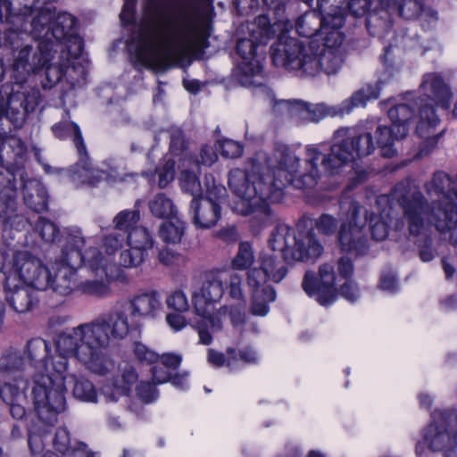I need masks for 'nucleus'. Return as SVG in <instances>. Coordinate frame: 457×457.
Wrapping results in <instances>:
<instances>
[{
  "instance_id": "obj_1",
  "label": "nucleus",
  "mask_w": 457,
  "mask_h": 457,
  "mask_svg": "<svg viewBox=\"0 0 457 457\" xmlns=\"http://www.w3.org/2000/svg\"><path fill=\"white\" fill-rule=\"evenodd\" d=\"M334 140L328 154H323L318 145H307L305 172L299 171L300 158L287 147L276 150V163L268 158L267 166L253 161L245 170L237 168L229 171L228 186L240 198L237 210L249 217L253 234H259L272 223L270 204L282 199L285 187L307 189L317 185L320 178V161L323 170L334 175L346 164L361 160L376 150L371 132L361 128H340L334 132Z\"/></svg>"
},
{
  "instance_id": "obj_2",
  "label": "nucleus",
  "mask_w": 457,
  "mask_h": 457,
  "mask_svg": "<svg viewBox=\"0 0 457 457\" xmlns=\"http://www.w3.org/2000/svg\"><path fill=\"white\" fill-rule=\"evenodd\" d=\"M129 330L124 312L114 311L102 314L71 331L60 333L55 340L56 353L50 359V344L40 337L30 339L24 353L35 370L32 395L40 419L48 423L55 422L56 416L66 409L68 357L76 358L94 373L105 375L112 367L107 354L111 339H123Z\"/></svg>"
},
{
  "instance_id": "obj_3",
  "label": "nucleus",
  "mask_w": 457,
  "mask_h": 457,
  "mask_svg": "<svg viewBox=\"0 0 457 457\" xmlns=\"http://www.w3.org/2000/svg\"><path fill=\"white\" fill-rule=\"evenodd\" d=\"M210 21L198 0H145V19L127 44L137 70H155L209 46Z\"/></svg>"
},
{
  "instance_id": "obj_4",
  "label": "nucleus",
  "mask_w": 457,
  "mask_h": 457,
  "mask_svg": "<svg viewBox=\"0 0 457 457\" xmlns=\"http://www.w3.org/2000/svg\"><path fill=\"white\" fill-rule=\"evenodd\" d=\"M331 1L317 0L316 11L305 12L296 20L298 35L309 38L308 41L282 35L271 46V58L276 66L295 71L300 77H315L321 72L332 75L339 71L341 59L329 49L332 46L328 41L320 43L312 39L321 29L330 27L328 34L337 37L335 45L342 44L339 27L332 26L333 13L327 6Z\"/></svg>"
},
{
  "instance_id": "obj_5",
  "label": "nucleus",
  "mask_w": 457,
  "mask_h": 457,
  "mask_svg": "<svg viewBox=\"0 0 457 457\" xmlns=\"http://www.w3.org/2000/svg\"><path fill=\"white\" fill-rule=\"evenodd\" d=\"M60 256L51 269L29 253H21L15 258L17 274L37 289H52L58 295H69L77 288V270L85 266L93 272L104 269V258L97 247L82 252L86 240L79 228H67L63 233Z\"/></svg>"
},
{
  "instance_id": "obj_6",
  "label": "nucleus",
  "mask_w": 457,
  "mask_h": 457,
  "mask_svg": "<svg viewBox=\"0 0 457 457\" xmlns=\"http://www.w3.org/2000/svg\"><path fill=\"white\" fill-rule=\"evenodd\" d=\"M49 21L44 19L38 24L42 31L38 35L33 33L32 21L29 23L30 35L37 39L36 49L26 45L20 49L15 59V70L22 79L31 71L44 67L54 59V54L60 50V59L80 62L84 50V40L78 34V20L68 12L59 13L53 22L55 7L52 4Z\"/></svg>"
},
{
  "instance_id": "obj_7",
  "label": "nucleus",
  "mask_w": 457,
  "mask_h": 457,
  "mask_svg": "<svg viewBox=\"0 0 457 457\" xmlns=\"http://www.w3.org/2000/svg\"><path fill=\"white\" fill-rule=\"evenodd\" d=\"M390 199L403 210V217L395 223V230L402 232L406 227L411 236L418 237L422 234L428 221L440 233H449L451 244L457 246V204L445 208H436V205L429 216L428 201L420 190L411 189L409 180L398 182L389 195H379L377 204H386Z\"/></svg>"
},
{
  "instance_id": "obj_8",
  "label": "nucleus",
  "mask_w": 457,
  "mask_h": 457,
  "mask_svg": "<svg viewBox=\"0 0 457 457\" xmlns=\"http://www.w3.org/2000/svg\"><path fill=\"white\" fill-rule=\"evenodd\" d=\"M26 144L19 137L0 134V165L6 175L0 180V218L4 228L20 230L25 218L17 212V180L22 179L27 159Z\"/></svg>"
},
{
  "instance_id": "obj_9",
  "label": "nucleus",
  "mask_w": 457,
  "mask_h": 457,
  "mask_svg": "<svg viewBox=\"0 0 457 457\" xmlns=\"http://www.w3.org/2000/svg\"><path fill=\"white\" fill-rule=\"evenodd\" d=\"M342 211H345L339 232L338 241L343 252L364 255L368 249V238L364 228L369 221L371 237L374 240L386 239L389 232V212L384 209L379 215L369 213L356 201L340 203Z\"/></svg>"
},
{
  "instance_id": "obj_10",
  "label": "nucleus",
  "mask_w": 457,
  "mask_h": 457,
  "mask_svg": "<svg viewBox=\"0 0 457 457\" xmlns=\"http://www.w3.org/2000/svg\"><path fill=\"white\" fill-rule=\"evenodd\" d=\"M313 224L312 220L303 216L299 219L295 229L285 223L278 224L271 231L269 246L274 252H280L285 262H304L316 259L323 253V246L311 229L303 232Z\"/></svg>"
},
{
  "instance_id": "obj_11",
  "label": "nucleus",
  "mask_w": 457,
  "mask_h": 457,
  "mask_svg": "<svg viewBox=\"0 0 457 457\" xmlns=\"http://www.w3.org/2000/svg\"><path fill=\"white\" fill-rule=\"evenodd\" d=\"M69 117L70 112L65 109L62 120L52 126V131L58 139H71L73 142L77 150L78 162L69 170H58L45 163L43 164L44 170L48 174L55 171H64L77 186L88 185L94 187L104 179L105 173L93 166L81 130L77 123L68 120Z\"/></svg>"
},
{
  "instance_id": "obj_12",
  "label": "nucleus",
  "mask_w": 457,
  "mask_h": 457,
  "mask_svg": "<svg viewBox=\"0 0 457 457\" xmlns=\"http://www.w3.org/2000/svg\"><path fill=\"white\" fill-rule=\"evenodd\" d=\"M259 24H263L259 32L253 31V38H242L237 44V52L241 58L235 71L236 79L244 87H256L268 90L264 85L263 65L257 54L258 46H266L275 36V30L268 23L266 15L257 18Z\"/></svg>"
},
{
  "instance_id": "obj_13",
  "label": "nucleus",
  "mask_w": 457,
  "mask_h": 457,
  "mask_svg": "<svg viewBox=\"0 0 457 457\" xmlns=\"http://www.w3.org/2000/svg\"><path fill=\"white\" fill-rule=\"evenodd\" d=\"M224 294L223 279L220 274H211L199 293L195 295V310L201 317L195 322L194 328L198 333L199 343L209 345L212 342V332L220 331L222 328L221 318L226 315L228 306L220 307L215 312L214 303L220 301Z\"/></svg>"
},
{
  "instance_id": "obj_14",
  "label": "nucleus",
  "mask_w": 457,
  "mask_h": 457,
  "mask_svg": "<svg viewBox=\"0 0 457 457\" xmlns=\"http://www.w3.org/2000/svg\"><path fill=\"white\" fill-rule=\"evenodd\" d=\"M420 96L416 97L419 121L417 131L424 136L426 130L436 127L440 119L436 107L449 111L452 106L453 92L451 86L436 72L427 73L423 76L420 86Z\"/></svg>"
},
{
  "instance_id": "obj_15",
  "label": "nucleus",
  "mask_w": 457,
  "mask_h": 457,
  "mask_svg": "<svg viewBox=\"0 0 457 457\" xmlns=\"http://www.w3.org/2000/svg\"><path fill=\"white\" fill-rule=\"evenodd\" d=\"M380 94L378 84L367 85L354 92L352 96L339 106H328L325 104H311L299 100L282 101L292 115H299L301 119L310 122H318L327 116L335 117L349 113L354 107L365 105L372 99H377Z\"/></svg>"
},
{
  "instance_id": "obj_16",
  "label": "nucleus",
  "mask_w": 457,
  "mask_h": 457,
  "mask_svg": "<svg viewBox=\"0 0 457 457\" xmlns=\"http://www.w3.org/2000/svg\"><path fill=\"white\" fill-rule=\"evenodd\" d=\"M423 443L416 445V453L420 455L424 444L433 452L445 451L457 445V410L454 408L435 410L431 412V421L423 429Z\"/></svg>"
},
{
  "instance_id": "obj_17",
  "label": "nucleus",
  "mask_w": 457,
  "mask_h": 457,
  "mask_svg": "<svg viewBox=\"0 0 457 457\" xmlns=\"http://www.w3.org/2000/svg\"><path fill=\"white\" fill-rule=\"evenodd\" d=\"M419 10L416 0H379L365 15V26L371 37L384 38L393 28V15L410 20Z\"/></svg>"
},
{
  "instance_id": "obj_18",
  "label": "nucleus",
  "mask_w": 457,
  "mask_h": 457,
  "mask_svg": "<svg viewBox=\"0 0 457 457\" xmlns=\"http://www.w3.org/2000/svg\"><path fill=\"white\" fill-rule=\"evenodd\" d=\"M204 187L205 195L192 199L190 213L193 223L197 228H210L220 219V203L227 190L215 182L212 175H205Z\"/></svg>"
},
{
  "instance_id": "obj_19",
  "label": "nucleus",
  "mask_w": 457,
  "mask_h": 457,
  "mask_svg": "<svg viewBox=\"0 0 457 457\" xmlns=\"http://www.w3.org/2000/svg\"><path fill=\"white\" fill-rule=\"evenodd\" d=\"M51 0H0V21L14 23L16 20L25 21L32 14L33 33L38 35L42 28H38L41 20L49 21L52 11ZM21 30L27 31V24H21Z\"/></svg>"
},
{
  "instance_id": "obj_20",
  "label": "nucleus",
  "mask_w": 457,
  "mask_h": 457,
  "mask_svg": "<svg viewBox=\"0 0 457 457\" xmlns=\"http://www.w3.org/2000/svg\"><path fill=\"white\" fill-rule=\"evenodd\" d=\"M26 360L21 353L9 349L0 357V376L12 379L13 383L4 382L0 385V400L4 403L15 400L29 388L25 377Z\"/></svg>"
},
{
  "instance_id": "obj_21",
  "label": "nucleus",
  "mask_w": 457,
  "mask_h": 457,
  "mask_svg": "<svg viewBox=\"0 0 457 457\" xmlns=\"http://www.w3.org/2000/svg\"><path fill=\"white\" fill-rule=\"evenodd\" d=\"M303 291L323 306L333 303L337 299L336 275L334 267L328 263L320 266L319 278L312 271H307L302 282Z\"/></svg>"
},
{
  "instance_id": "obj_22",
  "label": "nucleus",
  "mask_w": 457,
  "mask_h": 457,
  "mask_svg": "<svg viewBox=\"0 0 457 457\" xmlns=\"http://www.w3.org/2000/svg\"><path fill=\"white\" fill-rule=\"evenodd\" d=\"M41 290L21 278L17 277V279L13 280L12 273L6 276V301L18 313H26L37 307L39 303L38 292Z\"/></svg>"
},
{
  "instance_id": "obj_23",
  "label": "nucleus",
  "mask_w": 457,
  "mask_h": 457,
  "mask_svg": "<svg viewBox=\"0 0 457 457\" xmlns=\"http://www.w3.org/2000/svg\"><path fill=\"white\" fill-rule=\"evenodd\" d=\"M426 192L436 195L440 199L428 203V213H432L434 207L445 208L449 204H457V177L453 178L445 171H436L432 179L425 184Z\"/></svg>"
},
{
  "instance_id": "obj_24",
  "label": "nucleus",
  "mask_w": 457,
  "mask_h": 457,
  "mask_svg": "<svg viewBox=\"0 0 457 457\" xmlns=\"http://www.w3.org/2000/svg\"><path fill=\"white\" fill-rule=\"evenodd\" d=\"M285 261L278 259L274 254H265L261 258V267L251 269L247 273L249 287H270L266 285L268 280L275 283L280 282L287 274V267Z\"/></svg>"
},
{
  "instance_id": "obj_25",
  "label": "nucleus",
  "mask_w": 457,
  "mask_h": 457,
  "mask_svg": "<svg viewBox=\"0 0 457 457\" xmlns=\"http://www.w3.org/2000/svg\"><path fill=\"white\" fill-rule=\"evenodd\" d=\"M120 379L117 378L111 384L105 385L102 391L108 402H117L120 396L128 395L132 386L137 381L138 374L134 366L125 363L120 367Z\"/></svg>"
},
{
  "instance_id": "obj_26",
  "label": "nucleus",
  "mask_w": 457,
  "mask_h": 457,
  "mask_svg": "<svg viewBox=\"0 0 457 457\" xmlns=\"http://www.w3.org/2000/svg\"><path fill=\"white\" fill-rule=\"evenodd\" d=\"M162 309V302L156 291L139 293L129 300V312L134 318L154 319Z\"/></svg>"
},
{
  "instance_id": "obj_27",
  "label": "nucleus",
  "mask_w": 457,
  "mask_h": 457,
  "mask_svg": "<svg viewBox=\"0 0 457 457\" xmlns=\"http://www.w3.org/2000/svg\"><path fill=\"white\" fill-rule=\"evenodd\" d=\"M378 2L379 0H376ZM334 3H339L336 5L333 13L332 26L341 28L345 21V15L348 13L353 18H361L365 16L374 0H333Z\"/></svg>"
},
{
  "instance_id": "obj_28",
  "label": "nucleus",
  "mask_w": 457,
  "mask_h": 457,
  "mask_svg": "<svg viewBox=\"0 0 457 457\" xmlns=\"http://www.w3.org/2000/svg\"><path fill=\"white\" fill-rule=\"evenodd\" d=\"M377 145L380 149L381 155L386 158H393L397 154L395 148V142L404 138L406 129L403 125L383 126L379 125L376 131Z\"/></svg>"
},
{
  "instance_id": "obj_29",
  "label": "nucleus",
  "mask_w": 457,
  "mask_h": 457,
  "mask_svg": "<svg viewBox=\"0 0 457 457\" xmlns=\"http://www.w3.org/2000/svg\"><path fill=\"white\" fill-rule=\"evenodd\" d=\"M23 199L25 204L37 213L48 210V192L38 180L31 179L23 182Z\"/></svg>"
},
{
  "instance_id": "obj_30",
  "label": "nucleus",
  "mask_w": 457,
  "mask_h": 457,
  "mask_svg": "<svg viewBox=\"0 0 457 457\" xmlns=\"http://www.w3.org/2000/svg\"><path fill=\"white\" fill-rule=\"evenodd\" d=\"M64 71L63 83H66L68 87L62 88L60 96L63 105H65V96L68 91L85 86L87 75L86 67L81 63V62H74L71 60H67Z\"/></svg>"
},
{
  "instance_id": "obj_31",
  "label": "nucleus",
  "mask_w": 457,
  "mask_h": 457,
  "mask_svg": "<svg viewBox=\"0 0 457 457\" xmlns=\"http://www.w3.org/2000/svg\"><path fill=\"white\" fill-rule=\"evenodd\" d=\"M252 288L251 312L253 315L265 316L269 311L270 303L276 299V291L272 287L256 286Z\"/></svg>"
},
{
  "instance_id": "obj_32",
  "label": "nucleus",
  "mask_w": 457,
  "mask_h": 457,
  "mask_svg": "<svg viewBox=\"0 0 457 457\" xmlns=\"http://www.w3.org/2000/svg\"><path fill=\"white\" fill-rule=\"evenodd\" d=\"M410 104H398L391 107L388 111V117L394 125H403L406 129V134L409 132L410 120L413 118L418 107L415 104L416 97L412 96V93H409Z\"/></svg>"
},
{
  "instance_id": "obj_33",
  "label": "nucleus",
  "mask_w": 457,
  "mask_h": 457,
  "mask_svg": "<svg viewBox=\"0 0 457 457\" xmlns=\"http://www.w3.org/2000/svg\"><path fill=\"white\" fill-rule=\"evenodd\" d=\"M142 200L136 201L132 210H123L116 214L113 219V224L116 230L128 235L129 231L137 228V223L140 220V207Z\"/></svg>"
},
{
  "instance_id": "obj_34",
  "label": "nucleus",
  "mask_w": 457,
  "mask_h": 457,
  "mask_svg": "<svg viewBox=\"0 0 457 457\" xmlns=\"http://www.w3.org/2000/svg\"><path fill=\"white\" fill-rule=\"evenodd\" d=\"M148 207L152 214L159 219L173 220L177 217V209L170 198L165 194H157L148 203Z\"/></svg>"
},
{
  "instance_id": "obj_35",
  "label": "nucleus",
  "mask_w": 457,
  "mask_h": 457,
  "mask_svg": "<svg viewBox=\"0 0 457 457\" xmlns=\"http://www.w3.org/2000/svg\"><path fill=\"white\" fill-rule=\"evenodd\" d=\"M74 380L73 395L75 398L88 403H96L97 400V392L92 382L85 378H77L74 374H70L67 370V377Z\"/></svg>"
},
{
  "instance_id": "obj_36",
  "label": "nucleus",
  "mask_w": 457,
  "mask_h": 457,
  "mask_svg": "<svg viewBox=\"0 0 457 457\" xmlns=\"http://www.w3.org/2000/svg\"><path fill=\"white\" fill-rule=\"evenodd\" d=\"M200 170L193 166L189 170H184L179 175V184L182 191L188 193L193 198H199L202 193L201 183L199 180Z\"/></svg>"
},
{
  "instance_id": "obj_37",
  "label": "nucleus",
  "mask_w": 457,
  "mask_h": 457,
  "mask_svg": "<svg viewBox=\"0 0 457 457\" xmlns=\"http://www.w3.org/2000/svg\"><path fill=\"white\" fill-rule=\"evenodd\" d=\"M175 221L163 222L159 228V237L167 244H178L181 241L185 231V222L173 218Z\"/></svg>"
},
{
  "instance_id": "obj_38",
  "label": "nucleus",
  "mask_w": 457,
  "mask_h": 457,
  "mask_svg": "<svg viewBox=\"0 0 457 457\" xmlns=\"http://www.w3.org/2000/svg\"><path fill=\"white\" fill-rule=\"evenodd\" d=\"M154 238L147 228L144 227H137L129 231L127 235V244L129 247H134L137 250L146 253L147 250L154 247Z\"/></svg>"
},
{
  "instance_id": "obj_39",
  "label": "nucleus",
  "mask_w": 457,
  "mask_h": 457,
  "mask_svg": "<svg viewBox=\"0 0 457 457\" xmlns=\"http://www.w3.org/2000/svg\"><path fill=\"white\" fill-rule=\"evenodd\" d=\"M208 361L217 367L226 365L231 370L237 369V353L235 348L228 347L226 355L213 349L208 350Z\"/></svg>"
},
{
  "instance_id": "obj_40",
  "label": "nucleus",
  "mask_w": 457,
  "mask_h": 457,
  "mask_svg": "<svg viewBox=\"0 0 457 457\" xmlns=\"http://www.w3.org/2000/svg\"><path fill=\"white\" fill-rule=\"evenodd\" d=\"M253 262L254 253L251 243L240 242L238 251L231 262L232 268L236 270H245L252 266Z\"/></svg>"
},
{
  "instance_id": "obj_41",
  "label": "nucleus",
  "mask_w": 457,
  "mask_h": 457,
  "mask_svg": "<svg viewBox=\"0 0 457 457\" xmlns=\"http://www.w3.org/2000/svg\"><path fill=\"white\" fill-rule=\"evenodd\" d=\"M37 416L39 415L37 414ZM38 419L46 427L38 428L37 430L29 429L28 443L32 454H38L43 451L45 447L44 440L50 433L49 427L54 426L57 422L56 420L55 422L48 423L40 419V417Z\"/></svg>"
},
{
  "instance_id": "obj_42",
  "label": "nucleus",
  "mask_w": 457,
  "mask_h": 457,
  "mask_svg": "<svg viewBox=\"0 0 457 457\" xmlns=\"http://www.w3.org/2000/svg\"><path fill=\"white\" fill-rule=\"evenodd\" d=\"M82 294L95 297H107L111 295V288L108 283L103 280H86L77 286Z\"/></svg>"
},
{
  "instance_id": "obj_43",
  "label": "nucleus",
  "mask_w": 457,
  "mask_h": 457,
  "mask_svg": "<svg viewBox=\"0 0 457 457\" xmlns=\"http://www.w3.org/2000/svg\"><path fill=\"white\" fill-rule=\"evenodd\" d=\"M36 230L45 242L54 243L60 236L59 226L49 219L39 217L36 222Z\"/></svg>"
},
{
  "instance_id": "obj_44",
  "label": "nucleus",
  "mask_w": 457,
  "mask_h": 457,
  "mask_svg": "<svg viewBox=\"0 0 457 457\" xmlns=\"http://www.w3.org/2000/svg\"><path fill=\"white\" fill-rule=\"evenodd\" d=\"M428 225L431 224L426 221L425 228L422 234L418 237H413L411 234H409L410 237L416 238L415 244L419 247V255L422 262H430L435 258V251L432 248V238L429 235L426 233L427 227ZM408 233L410 232L408 231Z\"/></svg>"
},
{
  "instance_id": "obj_45",
  "label": "nucleus",
  "mask_w": 457,
  "mask_h": 457,
  "mask_svg": "<svg viewBox=\"0 0 457 457\" xmlns=\"http://www.w3.org/2000/svg\"><path fill=\"white\" fill-rule=\"evenodd\" d=\"M133 352L136 359L143 365H153L160 359V355L157 353L140 342L134 344Z\"/></svg>"
},
{
  "instance_id": "obj_46",
  "label": "nucleus",
  "mask_w": 457,
  "mask_h": 457,
  "mask_svg": "<svg viewBox=\"0 0 457 457\" xmlns=\"http://www.w3.org/2000/svg\"><path fill=\"white\" fill-rule=\"evenodd\" d=\"M175 164L176 162L170 158L165 160L162 165H160L156 168V173L158 175V186L161 188L166 187L168 184L174 179Z\"/></svg>"
},
{
  "instance_id": "obj_47",
  "label": "nucleus",
  "mask_w": 457,
  "mask_h": 457,
  "mask_svg": "<svg viewBox=\"0 0 457 457\" xmlns=\"http://www.w3.org/2000/svg\"><path fill=\"white\" fill-rule=\"evenodd\" d=\"M436 127L430 128L428 130H426L424 136H421L416 130V133L420 137H425V140L420 145L418 153L414 155L415 159L422 158L426 155H428L436 146L438 143L439 137L441 133L434 136H430L432 130H434Z\"/></svg>"
},
{
  "instance_id": "obj_48",
  "label": "nucleus",
  "mask_w": 457,
  "mask_h": 457,
  "mask_svg": "<svg viewBox=\"0 0 457 457\" xmlns=\"http://www.w3.org/2000/svg\"><path fill=\"white\" fill-rule=\"evenodd\" d=\"M145 256L146 253L141 252V250L129 247V249L120 253V264L125 268L137 267L144 262Z\"/></svg>"
},
{
  "instance_id": "obj_49",
  "label": "nucleus",
  "mask_w": 457,
  "mask_h": 457,
  "mask_svg": "<svg viewBox=\"0 0 457 457\" xmlns=\"http://www.w3.org/2000/svg\"><path fill=\"white\" fill-rule=\"evenodd\" d=\"M314 225L319 233L326 236H331L337 230L338 220L330 214L323 213L315 220Z\"/></svg>"
},
{
  "instance_id": "obj_50",
  "label": "nucleus",
  "mask_w": 457,
  "mask_h": 457,
  "mask_svg": "<svg viewBox=\"0 0 457 457\" xmlns=\"http://www.w3.org/2000/svg\"><path fill=\"white\" fill-rule=\"evenodd\" d=\"M136 394L145 403H151L159 397V391L154 382L141 381L136 388Z\"/></svg>"
},
{
  "instance_id": "obj_51",
  "label": "nucleus",
  "mask_w": 457,
  "mask_h": 457,
  "mask_svg": "<svg viewBox=\"0 0 457 457\" xmlns=\"http://www.w3.org/2000/svg\"><path fill=\"white\" fill-rule=\"evenodd\" d=\"M127 243V235L116 230L111 232L104 238V246L108 254L114 253Z\"/></svg>"
},
{
  "instance_id": "obj_52",
  "label": "nucleus",
  "mask_w": 457,
  "mask_h": 457,
  "mask_svg": "<svg viewBox=\"0 0 457 457\" xmlns=\"http://www.w3.org/2000/svg\"><path fill=\"white\" fill-rule=\"evenodd\" d=\"M217 148L220 154L226 158H237L243 154V146L238 142L231 139L218 141Z\"/></svg>"
},
{
  "instance_id": "obj_53",
  "label": "nucleus",
  "mask_w": 457,
  "mask_h": 457,
  "mask_svg": "<svg viewBox=\"0 0 457 457\" xmlns=\"http://www.w3.org/2000/svg\"><path fill=\"white\" fill-rule=\"evenodd\" d=\"M228 291L231 298L245 302L242 289L243 278L237 273H231L228 278Z\"/></svg>"
},
{
  "instance_id": "obj_54",
  "label": "nucleus",
  "mask_w": 457,
  "mask_h": 457,
  "mask_svg": "<svg viewBox=\"0 0 457 457\" xmlns=\"http://www.w3.org/2000/svg\"><path fill=\"white\" fill-rule=\"evenodd\" d=\"M54 446L55 450L62 455L71 450V437L66 428H59L56 429L54 438Z\"/></svg>"
},
{
  "instance_id": "obj_55",
  "label": "nucleus",
  "mask_w": 457,
  "mask_h": 457,
  "mask_svg": "<svg viewBox=\"0 0 457 457\" xmlns=\"http://www.w3.org/2000/svg\"><path fill=\"white\" fill-rule=\"evenodd\" d=\"M167 305L177 312L183 313L189 308L186 295L180 291H175L167 299Z\"/></svg>"
},
{
  "instance_id": "obj_56",
  "label": "nucleus",
  "mask_w": 457,
  "mask_h": 457,
  "mask_svg": "<svg viewBox=\"0 0 457 457\" xmlns=\"http://www.w3.org/2000/svg\"><path fill=\"white\" fill-rule=\"evenodd\" d=\"M217 154L212 147L204 145L201 148L199 157L194 161L193 166H195L196 170H200V165L210 167L217 161Z\"/></svg>"
},
{
  "instance_id": "obj_57",
  "label": "nucleus",
  "mask_w": 457,
  "mask_h": 457,
  "mask_svg": "<svg viewBox=\"0 0 457 457\" xmlns=\"http://www.w3.org/2000/svg\"><path fill=\"white\" fill-rule=\"evenodd\" d=\"M245 302H240L237 305H232L228 311L231 324L234 328H243L245 322Z\"/></svg>"
},
{
  "instance_id": "obj_58",
  "label": "nucleus",
  "mask_w": 457,
  "mask_h": 457,
  "mask_svg": "<svg viewBox=\"0 0 457 457\" xmlns=\"http://www.w3.org/2000/svg\"><path fill=\"white\" fill-rule=\"evenodd\" d=\"M21 252H17L13 257L12 263H6V261L8 259V254L4 252L0 251V273H3L4 278V282H6V276L9 274H12L13 280L17 279V277L21 278L19 274L16 272L15 269V258L16 256L21 253ZM22 253H27L26 251H23Z\"/></svg>"
},
{
  "instance_id": "obj_59",
  "label": "nucleus",
  "mask_w": 457,
  "mask_h": 457,
  "mask_svg": "<svg viewBox=\"0 0 457 457\" xmlns=\"http://www.w3.org/2000/svg\"><path fill=\"white\" fill-rule=\"evenodd\" d=\"M183 260V257L173 252L169 248H162L159 251L158 261L161 264L166 267H174L179 265Z\"/></svg>"
},
{
  "instance_id": "obj_60",
  "label": "nucleus",
  "mask_w": 457,
  "mask_h": 457,
  "mask_svg": "<svg viewBox=\"0 0 457 457\" xmlns=\"http://www.w3.org/2000/svg\"><path fill=\"white\" fill-rule=\"evenodd\" d=\"M124 4L120 13V19L123 25H129L135 21V10L137 0H123Z\"/></svg>"
},
{
  "instance_id": "obj_61",
  "label": "nucleus",
  "mask_w": 457,
  "mask_h": 457,
  "mask_svg": "<svg viewBox=\"0 0 457 457\" xmlns=\"http://www.w3.org/2000/svg\"><path fill=\"white\" fill-rule=\"evenodd\" d=\"M339 294L350 303L356 302L360 296L358 287L352 280H347L344 285H342Z\"/></svg>"
},
{
  "instance_id": "obj_62",
  "label": "nucleus",
  "mask_w": 457,
  "mask_h": 457,
  "mask_svg": "<svg viewBox=\"0 0 457 457\" xmlns=\"http://www.w3.org/2000/svg\"><path fill=\"white\" fill-rule=\"evenodd\" d=\"M185 148H186V141L184 139L182 132L179 131V132L173 133L170 137V152L173 155L178 156L183 153Z\"/></svg>"
},
{
  "instance_id": "obj_63",
  "label": "nucleus",
  "mask_w": 457,
  "mask_h": 457,
  "mask_svg": "<svg viewBox=\"0 0 457 457\" xmlns=\"http://www.w3.org/2000/svg\"><path fill=\"white\" fill-rule=\"evenodd\" d=\"M380 288L390 293L396 292L398 288V282L393 272H386L381 275Z\"/></svg>"
},
{
  "instance_id": "obj_64",
  "label": "nucleus",
  "mask_w": 457,
  "mask_h": 457,
  "mask_svg": "<svg viewBox=\"0 0 457 457\" xmlns=\"http://www.w3.org/2000/svg\"><path fill=\"white\" fill-rule=\"evenodd\" d=\"M64 457H96V453L88 450L86 444L78 443L64 454Z\"/></svg>"
}]
</instances>
